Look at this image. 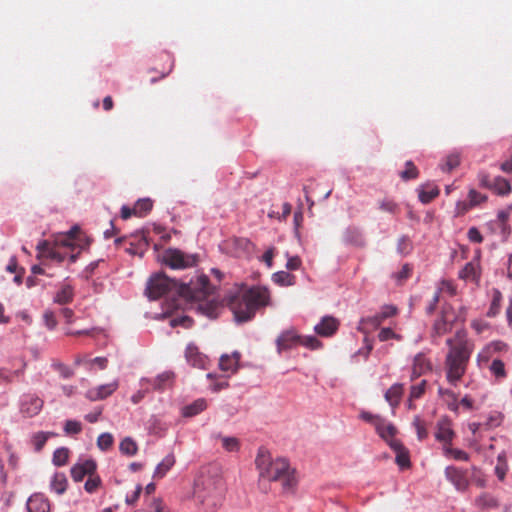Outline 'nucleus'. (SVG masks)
Segmentation results:
<instances>
[{
    "instance_id": "obj_37",
    "label": "nucleus",
    "mask_w": 512,
    "mask_h": 512,
    "mask_svg": "<svg viewBox=\"0 0 512 512\" xmlns=\"http://www.w3.org/2000/svg\"><path fill=\"white\" fill-rule=\"evenodd\" d=\"M439 188L437 186L427 185L419 192V200L423 204H428L439 195Z\"/></svg>"
},
{
    "instance_id": "obj_56",
    "label": "nucleus",
    "mask_w": 512,
    "mask_h": 512,
    "mask_svg": "<svg viewBox=\"0 0 512 512\" xmlns=\"http://www.w3.org/2000/svg\"><path fill=\"white\" fill-rule=\"evenodd\" d=\"M300 345L313 350L321 347V342L315 336H301Z\"/></svg>"
},
{
    "instance_id": "obj_29",
    "label": "nucleus",
    "mask_w": 512,
    "mask_h": 512,
    "mask_svg": "<svg viewBox=\"0 0 512 512\" xmlns=\"http://www.w3.org/2000/svg\"><path fill=\"white\" fill-rule=\"evenodd\" d=\"M207 408V402L203 398L195 400L193 403L186 405L182 409V415L184 417H193L198 415Z\"/></svg>"
},
{
    "instance_id": "obj_16",
    "label": "nucleus",
    "mask_w": 512,
    "mask_h": 512,
    "mask_svg": "<svg viewBox=\"0 0 512 512\" xmlns=\"http://www.w3.org/2000/svg\"><path fill=\"white\" fill-rule=\"evenodd\" d=\"M301 336L293 329L282 332L277 338V350L281 353L283 350L292 349L300 345Z\"/></svg>"
},
{
    "instance_id": "obj_14",
    "label": "nucleus",
    "mask_w": 512,
    "mask_h": 512,
    "mask_svg": "<svg viewBox=\"0 0 512 512\" xmlns=\"http://www.w3.org/2000/svg\"><path fill=\"white\" fill-rule=\"evenodd\" d=\"M96 469V462L92 459H86L74 464L71 467V477L75 482H80L84 479V477H89L91 474H94Z\"/></svg>"
},
{
    "instance_id": "obj_32",
    "label": "nucleus",
    "mask_w": 512,
    "mask_h": 512,
    "mask_svg": "<svg viewBox=\"0 0 512 512\" xmlns=\"http://www.w3.org/2000/svg\"><path fill=\"white\" fill-rule=\"evenodd\" d=\"M67 485L68 481L64 473H55L50 483L51 490L59 495L66 491Z\"/></svg>"
},
{
    "instance_id": "obj_11",
    "label": "nucleus",
    "mask_w": 512,
    "mask_h": 512,
    "mask_svg": "<svg viewBox=\"0 0 512 512\" xmlns=\"http://www.w3.org/2000/svg\"><path fill=\"white\" fill-rule=\"evenodd\" d=\"M445 476L458 491H465L469 487L468 470L455 466H448L445 469Z\"/></svg>"
},
{
    "instance_id": "obj_55",
    "label": "nucleus",
    "mask_w": 512,
    "mask_h": 512,
    "mask_svg": "<svg viewBox=\"0 0 512 512\" xmlns=\"http://www.w3.org/2000/svg\"><path fill=\"white\" fill-rule=\"evenodd\" d=\"M64 431L67 434H79L82 431V425L76 420H67L64 425Z\"/></svg>"
},
{
    "instance_id": "obj_63",
    "label": "nucleus",
    "mask_w": 512,
    "mask_h": 512,
    "mask_svg": "<svg viewBox=\"0 0 512 512\" xmlns=\"http://www.w3.org/2000/svg\"><path fill=\"white\" fill-rule=\"evenodd\" d=\"M397 313V308L392 305H385L381 308L379 312L380 318L384 321L387 318L394 316Z\"/></svg>"
},
{
    "instance_id": "obj_4",
    "label": "nucleus",
    "mask_w": 512,
    "mask_h": 512,
    "mask_svg": "<svg viewBox=\"0 0 512 512\" xmlns=\"http://www.w3.org/2000/svg\"><path fill=\"white\" fill-rule=\"evenodd\" d=\"M225 485L223 479L211 474L209 471H201L194 483V497L208 511H216L223 503Z\"/></svg>"
},
{
    "instance_id": "obj_24",
    "label": "nucleus",
    "mask_w": 512,
    "mask_h": 512,
    "mask_svg": "<svg viewBox=\"0 0 512 512\" xmlns=\"http://www.w3.org/2000/svg\"><path fill=\"white\" fill-rule=\"evenodd\" d=\"M343 239L346 243L362 247L365 245V239L361 230L357 227H348L343 233Z\"/></svg>"
},
{
    "instance_id": "obj_9",
    "label": "nucleus",
    "mask_w": 512,
    "mask_h": 512,
    "mask_svg": "<svg viewBox=\"0 0 512 512\" xmlns=\"http://www.w3.org/2000/svg\"><path fill=\"white\" fill-rule=\"evenodd\" d=\"M457 320V314L454 308L449 305H443L440 316L435 320L432 328V336L440 337L449 333Z\"/></svg>"
},
{
    "instance_id": "obj_26",
    "label": "nucleus",
    "mask_w": 512,
    "mask_h": 512,
    "mask_svg": "<svg viewBox=\"0 0 512 512\" xmlns=\"http://www.w3.org/2000/svg\"><path fill=\"white\" fill-rule=\"evenodd\" d=\"M404 392V387L402 384L396 383L392 385L385 393V400L390 404L392 408H395L399 405L402 395Z\"/></svg>"
},
{
    "instance_id": "obj_33",
    "label": "nucleus",
    "mask_w": 512,
    "mask_h": 512,
    "mask_svg": "<svg viewBox=\"0 0 512 512\" xmlns=\"http://www.w3.org/2000/svg\"><path fill=\"white\" fill-rule=\"evenodd\" d=\"M152 208L153 201L150 198L139 199L133 207L134 216L144 217L152 210Z\"/></svg>"
},
{
    "instance_id": "obj_19",
    "label": "nucleus",
    "mask_w": 512,
    "mask_h": 512,
    "mask_svg": "<svg viewBox=\"0 0 512 512\" xmlns=\"http://www.w3.org/2000/svg\"><path fill=\"white\" fill-rule=\"evenodd\" d=\"M118 388V382L114 381L108 384L100 385L87 391V398L91 401L102 400L113 394Z\"/></svg>"
},
{
    "instance_id": "obj_6",
    "label": "nucleus",
    "mask_w": 512,
    "mask_h": 512,
    "mask_svg": "<svg viewBox=\"0 0 512 512\" xmlns=\"http://www.w3.org/2000/svg\"><path fill=\"white\" fill-rule=\"evenodd\" d=\"M74 241V231L71 230L68 234L57 238L53 246L47 241H40L37 244V249L42 255L57 262H63L69 259V261L73 263L76 261L78 255V253H74Z\"/></svg>"
},
{
    "instance_id": "obj_13",
    "label": "nucleus",
    "mask_w": 512,
    "mask_h": 512,
    "mask_svg": "<svg viewBox=\"0 0 512 512\" xmlns=\"http://www.w3.org/2000/svg\"><path fill=\"white\" fill-rule=\"evenodd\" d=\"M454 436L451 421L447 417L439 419L436 425L435 438L443 444V448L445 445L452 444Z\"/></svg>"
},
{
    "instance_id": "obj_3",
    "label": "nucleus",
    "mask_w": 512,
    "mask_h": 512,
    "mask_svg": "<svg viewBox=\"0 0 512 512\" xmlns=\"http://www.w3.org/2000/svg\"><path fill=\"white\" fill-rule=\"evenodd\" d=\"M446 344L449 347L445 359L446 377L449 383L456 384L466 372L474 344L463 330L448 338Z\"/></svg>"
},
{
    "instance_id": "obj_62",
    "label": "nucleus",
    "mask_w": 512,
    "mask_h": 512,
    "mask_svg": "<svg viewBox=\"0 0 512 512\" xmlns=\"http://www.w3.org/2000/svg\"><path fill=\"white\" fill-rule=\"evenodd\" d=\"M471 208H472V205H471V203L469 201H459V202H457L456 207H455V215L456 216H463Z\"/></svg>"
},
{
    "instance_id": "obj_23",
    "label": "nucleus",
    "mask_w": 512,
    "mask_h": 512,
    "mask_svg": "<svg viewBox=\"0 0 512 512\" xmlns=\"http://www.w3.org/2000/svg\"><path fill=\"white\" fill-rule=\"evenodd\" d=\"M390 447L396 452V463L401 468H407L410 466V458L408 451L404 448L398 440H391Z\"/></svg>"
},
{
    "instance_id": "obj_5",
    "label": "nucleus",
    "mask_w": 512,
    "mask_h": 512,
    "mask_svg": "<svg viewBox=\"0 0 512 512\" xmlns=\"http://www.w3.org/2000/svg\"><path fill=\"white\" fill-rule=\"evenodd\" d=\"M212 293V286L206 275H198L195 280L191 279L189 283H182L178 287V297L172 299L171 310H177L181 307L182 300L203 301Z\"/></svg>"
},
{
    "instance_id": "obj_45",
    "label": "nucleus",
    "mask_w": 512,
    "mask_h": 512,
    "mask_svg": "<svg viewBox=\"0 0 512 512\" xmlns=\"http://www.w3.org/2000/svg\"><path fill=\"white\" fill-rule=\"evenodd\" d=\"M470 325L478 335L485 334L491 330V324L484 319H474Z\"/></svg>"
},
{
    "instance_id": "obj_34",
    "label": "nucleus",
    "mask_w": 512,
    "mask_h": 512,
    "mask_svg": "<svg viewBox=\"0 0 512 512\" xmlns=\"http://www.w3.org/2000/svg\"><path fill=\"white\" fill-rule=\"evenodd\" d=\"M475 504L481 509H491L499 506L498 500L489 493L479 495L475 499Z\"/></svg>"
},
{
    "instance_id": "obj_27",
    "label": "nucleus",
    "mask_w": 512,
    "mask_h": 512,
    "mask_svg": "<svg viewBox=\"0 0 512 512\" xmlns=\"http://www.w3.org/2000/svg\"><path fill=\"white\" fill-rule=\"evenodd\" d=\"M375 429L379 436L389 445L391 440H396L394 438L397 432L396 427L392 423L387 422L385 419H382L380 425L376 426Z\"/></svg>"
},
{
    "instance_id": "obj_42",
    "label": "nucleus",
    "mask_w": 512,
    "mask_h": 512,
    "mask_svg": "<svg viewBox=\"0 0 512 512\" xmlns=\"http://www.w3.org/2000/svg\"><path fill=\"white\" fill-rule=\"evenodd\" d=\"M444 455L446 457L453 458L454 460L459 461H468L469 460V454L463 450L452 448L451 445H445L443 449Z\"/></svg>"
},
{
    "instance_id": "obj_48",
    "label": "nucleus",
    "mask_w": 512,
    "mask_h": 512,
    "mask_svg": "<svg viewBox=\"0 0 512 512\" xmlns=\"http://www.w3.org/2000/svg\"><path fill=\"white\" fill-rule=\"evenodd\" d=\"M114 439L110 433H102L97 439V446L102 451L109 450L113 445Z\"/></svg>"
},
{
    "instance_id": "obj_28",
    "label": "nucleus",
    "mask_w": 512,
    "mask_h": 512,
    "mask_svg": "<svg viewBox=\"0 0 512 512\" xmlns=\"http://www.w3.org/2000/svg\"><path fill=\"white\" fill-rule=\"evenodd\" d=\"M175 456L174 454L170 453L166 455L162 461L157 465L155 472H154V478H163L167 472L174 466L175 464Z\"/></svg>"
},
{
    "instance_id": "obj_49",
    "label": "nucleus",
    "mask_w": 512,
    "mask_h": 512,
    "mask_svg": "<svg viewBox=\"0 0 512 512\" xmlns=\"http://www.w3.org/2000/svg\"><path fill=\"white\" fill-rule=\"evenodd\" d=\"M413 426L416 429L417 437L419 440H424L427 438L428 431L426 428V424L419 416L414 417Z\"/></svg>"
},
{
    "instance_id": "obj_39",
    "label": "nucleus",
    "mask_w": 512,
    "mask_h": 512,
    "mask_svg": "<svg viewBox=\"0 0 512 512\" xmlns=\"http://www.w3.org/2000/svg\"><path fill=\"white\" fill-rule=\"evenodd\" d=\"M119 450L122 454H125L127 456H133L137 453L138 446L132 438L126 437L121 441L119 445Z\"/></svg>"
},
{
    "instance_id": "obj_7",
    "label": "nucleus",
    "mask_w": 512,
    "mask_h": 512,
    "mask_svg": "<svg viewBox=\"0 0 512 512\" xmlns=\"http://www.w3.org/2000/svg\"><path fill=\"white\" fill-rule=\"evenodd\" d=\"M180 282L170 279L165 274H157L150 278L146 293L151 300H156L164 295L171 294V299H166L167 311L172 312V299L178 297Z\"/></svg>"
},
{
    "instance_id": "obj_36",
    "label": "nucleus",
    "mask_w": 512,
    "mask_h": 512,
    "mask_svg": "<svg viewBox=\"0 0 512 512\" xmlns=\"http://www.w3.org/2000/svg\"><path fill=\"white\" fill-rule=\"evenodd\" d=\"M378 207L382 212L390 215H398L400 213V206L391 198H383L378 202Z\"/></svg>"
},
{
    "instance_id": "obj_50",
    "label": "nucleus",
    "mask_w": 512,
    "mask_h": 512,
    "mask_svg": "<svg viewBox=\"0 0 512 512\" xmlns=\"http://www.w3.org/2000/svg\"><path fill=\"white\" fill-rule=\"evenodd\" d=\"M404 180L415 179L418 177V169L412 161H407L405 164V170L400 174Z\"/></svg>"
},
{
    "instance_id": "obj_53",
    "label": "nucleus",
    "mask_w": 512,
    "mask_h": 512,
    "mask_svg": "<svg viewBox=\"0 0 512 512\" xmlns=\"http://www.w3.org/2000/svg\"><path fill=\"white\" fill-rule=\"evenodd\" d=\"M412 250V243L408 236H401L398 239L397 251L400 254H408Z\"/></svg>"
},
{
    "instance_id": "obj_43",
    "label": "nucleus",
    "mask_w": 512,
    "mask_h": 512,
    "mask_svg": "<svg viewBox=\"0 0 512 512\" xmlns=\"http://www.w3.org/2000/svg\"><path fill=\"white\" fill-rule=\"evenodd\" d=\"M445 394L449 395V396H450V397H452V398H453V400H454V402H453V403L449 404V408H450L451 410H453V411H457V410H458L459 405L464 406L467 410H471V409L473 408V400H472L469 396H467V395H466V396H464V397L461 399L460 403L458 404V403L456 402V400H457V399H456V396H455V394H454L453 392H451V391H446V392H445Z\"/></svg>"
},
{
    "instance_id": "obj_40",
    "label": "nucleus",
    "mask_w": 512,
    "mask_h": 512,
    "mask_svg": "<svg viewBox=\"0 0 512 512\" xmlns=\"http://www.w3.org/2000/svg\"><path fill=\"white\" fill-rule=\"evenodd\" d=\"M488 368L491 374L497 379H504L507 376L505 364L500 359H494Z\"/></svg>"
},
{
    "instance_id": "obj_31",
    "label": "nucleus",
    "mask_w": 512,
    "mask_h": 512,
    "mask_svg": "<svg viewBox=\"0 0 512 512\" xmlns=\"http://www.w3.org/2000/svg\"><path fill=\"white\" fill-rule=\"evenodd\" d=\"M502 300V293L498 289H493L491 304L487 311L488 317L494 318L500 313Z\"/></svg>"
},
{
    "instance_id": "obj_38",
    "label": "nucleus",
    "mask_w": 512,
    "mask_h": 512,
    "mask_svg": "<svg viewBox=\"0 0 512 512\" xmlns=\"http://www.w3.org/2000/svg\"><path fill=\"white\" fill-rule=\"evenodd\" d=\"M272 280L281 286H292L295 284V276L286 271H278L274 273Z\"/></svg>"
},
{
    "instance_id": "obj_57",
    "label": "nucleus",
    "mask_w": 512,
    "mask_h": 512,
    "mask_svg": "<svg viewBox=\"0 0 512 512\" xmlns=\"http://www.w3.org/2000/svg\"><path fill=\"white\" fill-rule=\"evenodd\" d=\"M378 338L380 341L384 342L389 339L401 340L402 337L396 334L391 328H382L378 334Z\"/></svg>"
},
{
    "instance_id": "obj_22",
    "label": "nucleus",
    "mask_w": 512,
    "mask_h": 512,
    "mask_svg": "<svg viewBox=\"0 0 512 512\" xmlns=\"http://www.w3.org/2000/svg\"><path fill=\"white\" fill-rule=\"evenodd\" d=\"M382 322L383 320L380 318L379 313H376L375 315L362 318L359 321L357 329L363 334L367 335L371 331L377 329Z\"/></svg>"
},
{
    "instance_id": "obj_21",
    "label": "nucleus",
    "mask_w": 512,
    "mask_h": 512,
    "mask_svg": "<svg viewBox=\"0 0 512 512\" xmlns=\"http://www.w3.org/2000/svg\"><path fill=\"white\" fill-rule=\"evenodd\" d=\"M508 345L502 340H495L488 343L478 354L479 360L488 361V359L495 353L506 352Z\"/></svg>"
},
{
    "instance_id": "obj_60",
    "label": "nucleus",
    "mask_w": 512,
    "mask_h": 512,
    "mask_svg": "<svg viewBox=\"0 0 512 512\" xmlns=\"http://www.w3.org/2000/svg\"><path fill=\"white\" fill-rule=\"evenodd\" d=\"M436 292H439V294L441 292H445V293H448L449 295L453 296L456 293V287L454 286V284L451 281H449V280H442L440 282V285H439L438 290Z\"/></svg>"
},
{
    "instance_id": "obj_58",
    "label": "nucleus",
    "mask_w": 512,
    "mask_h": 512,
    "mask_svg": "<svg viewBox=\"0 0 512 512\" xmlns=\"http://www.w3.org/2000/svg\"><path fill=\"white\" fill-rule=\"evenodd\" d=\"M469 202L471 203L472 207L479 205L486 201L487 197L485 195H482L481 193L477 192L474 189H471L468 193Z\"/></svg>"
},
{
    "instance_id": "obj_20",
    "label": "nucleus",
    "mask_w": 512,
    "mask_h": 512,
    "mask_svg": "<svg viewBox=\"0 0 512 512\" xmlns=\"http://www.w3.org/2000/svg\"><path fill=\"white\" fill-rule=\"evenodd\" d=\"M185 357L187 362L196 368H205L206 363H208V359L205 355L200 353L197 346L194 344H189L185 351Z\"/></svg>"
},
{
    "instance_id": "obj_46",
    "label": "nucleus",
    "mask_w": 512,
    "mask_h": 512,
    "mask_svg": "<svg viewBox=\"0 0 512 512\" xmlns=\"http://www.w3.org/2000/svg\"><path fill=\"white\" fill-rule=\"evenodd\" d=\"M459 164H460V157H459V155L456 154V153H452V154L448 155L446 157L444 163L441 164V169L444 172H450L453 169H455L456 167H458Z\"/></svg>"
},
{
    "instance_id": "obj_52",
    "label": "nucleus",
    "mask_w": 512,
    "mask_h": 512,
    "mask_svg": "<svg viewBox=\"0 0 512 512\" xmlns=\"http://www.w3.org/2000/svg\"><path fill=\"white\" fill-rule=\"evenodd\" d=\"M470 478L478 487L483 488L486 486V479L484 474L475 466L472 467V473L471 476H469V479Z\"/></svg>"
},
{
    "instance_id": "obj_64",
    "label": "nucleus",
    "mask_w": 512,
    "mask_h": 512,
    "mask_svg": "<svg viewBox=\"0 0 512 512\" xmlns=\"http://www.w3.org/2000/svg\"><path fill=\"white\" fill-rule=\"evenodd\" d=\"M468 239L473 243H481L483 241V236L480 231L476 227H471L468 230Z\"/></svg>"
},
{
    "instance_id": "obj_17",
    "label": "nucleus",
    "mask_w": 512,
    "mask_h": 512,
    "mask_svg": "<svg viewBox=\"0 0 512 512\" xmlns=\"http://www.w3.org/2000/svg\"><path fill=\"white\" fill-rule=\"evenodd\" d=\"M339 325L340 323L335 317L325 316L315 326V332L322 337H330L336 333Z\"/></svg>"
},
{
    "instance_id": "obj_25",
    "label": "nucleus",
    "mask_w": 512,
    "mask_h": 512,
    "mask_svg": "<svg viewBox=\"0 0 512 512\" xmlns=\"http://www.w3.org/2000/svg\"><path fill=\"white\" fill-rule=\"evenodd\" d=\"M459 277L464 280L478 282L480 279V268L477 262H468L459 272Z\"/></svg>"
},
{
    "instance_id": "obj_51",
    "label": "nucleus",
    "mask_w": 512,
    "mask_h": 512,
    "mask_svg": "<svg viewBox=\"0 0 512 512\" xmlns=\"http://www.w3.org/2000/svg\"><path fill=\"white\" fill-rule=\"evenodd\" d=\"M51 433L38 432L32 436V443L36 451L42 450Z\"/></svg>"
},
{
    "instance_id": "obj_15",
    "label": "nucleus",
    "mask_w": 512,
    "mask_h": 512,
    "mask_svg": "<svg viewBox=\"0 0 512 512\" xmlns=\"http://www.w3.org/2000/svg\"><path fill=\"white\" fill-rule=\"evenodd\" d=\"M432 371V363L427 355L420 352L415 355L412 363V370L410 379L413 381L422 375Z\"/></svg>"
},
{
    "instance_id": "obj_35",
    "label": "nucleus",
    "mask_w": 512,
    "mask_h": 512,
    "mask_svg": "<svg viewBox=\"0 0 512 512\" xmlns=\"http://www.w3.org/2000/svg\"><path fill=\"white\" fill-rule=\"evenodd\" d=\"M74 297L73 288L66 284L55 295L54 301L58 304L64 305L72 302Z\"/></svg>"
},
{
    "instance_id": "obj_1",
    "label": "nucleus",
    "mask_w": 512,
    "mask_h": 512,
    "mask_svg": "<svg viewBox=\"0 0 512 512\" xmlns=\"http://www.w3.org/2000/svg\"><path fill=\"white\" fill-rule=\"evenodd\" d=\"M255 465L259 471L260 486L267 481L280 482L285 492H290L295 488L297 484L295 471L290 468L286 459L277 458L273 460L268 450L260 448L255 459Z\"/></svg>"
},
{
    "instance_id": "obj_61",
    "label": "nucleus",
    "mask_w": 512,
    "mask_h": 512,
    "mask_svg": "<svg viewBox=\"0 0 512 512\" xmlns=\"http://www.w3.org/2000/svg\"><path fill=\"white\" fill-rule=\"evenodd\" d=\"M495 473L500 481L505 479L507 473V465L505 462H502V457H498V464L495 467Z\"/></svg>"
},
{
    "instance_id": "obj_59",
    "label": "nucleus",
    "mask_w": 512,
    "mask_h": 512,
    "mask_svg": "<svg viewBox=\"0 0 512 512\" xmlns=\"http://www.w3.org/2000/svg\"><path fill=\"white\" fill-rule=\"evenodd\" d=\"M360 418L370 424H372L374 427L379 426L381 423L382 417L378 415H373L370 412L363 411L360 413Z\"/></svg>"
},
{
    "instance_id": "obj_8",
    "label": "nucleus",
    "mask_w": 512,
    "mask_h": 512,
    "mask_svg": "<svg viewBox=\"0 0 512 512\" xmlns=\"http://www.w3.org/2000/svg\"><path fill=\"white\" fill-rule=\"evenodd\" d=\"M162 261L172 269H186L198 262L196 254H187L176 248H168L163 252Z\"/></svg>"
},
{
    "instance_id": "obj_18",
    "label": "nucleus",
    "mask_w": 512,
    "mask_h": 512,
    "mask_svg": "<svg viewBox=\"0 0 512 512\" xmlns=\"http://www.w3.org/2000/svg\"><path fill=\"white\" fill-rule=\"evenodd\" d=\"M28 512H50V501L42 493H34L27 500Z\"/></svg>"
},
{
    "instance_id": "obj_2",
    "label": "nucleus",
    "mask_w": 512,
    "mask_h": 512,
    "mask_svg": "<svg viewBox=\"0 0 512 512\" xmlns=\"http://www.w3.org/2000/svg\"><path fill=\"white\" fill-rule=\"evenodd\" d=\"M269 302V292L263 287L241 289L227 296V305L237 323L248 322L254 318L256 311Z\"/></svg>"
},
{
    "instance_id": "obj_54",
    "label": "nucleus",
    "mask_w": 512,
    "mask_h": 512,
    "mask_svg": "<svg viewBox=\"0 0 512 512\" xmlns=\"http://www.w3.org/2000/svg\"><path fill=\"white\" fill-rule=\"evenodd\" d=\"M222 447L229 452L237 451L239 449V441L235 437H222Z\"/></svg>"
},
{
    "instance_id": "obj_12",
    "label": "nucleus",
    "mask_w": 512,
    "mask_h": 512,
    "mask_svg": "<svg viewBox=\"0 0 512 512\" xmlns=\"http://www.w3.org/2000/svg\"><path fill=\"white\" fill-rule=\"evenodd\" d=\"M43 400L36 395H25L21 401L20 412L23 416L31 418L40 413Z\"/></svg>"
},
{
    "instance_id": "obj_30",
    "label": "nucleus",
    "mask_w": 512,
    "mask_h": 512,
    "mask_svg": "<svg viewBox=\"0 0 512 512\" xmlns=\"http://www.w3.org/2000/svg\"><path fill=\"white\" fill-rule=\"evenodd\" d=\"M238 361V353H234L232 356L222 355L219 360V367L222 371L235 372L237 370Z\"/></svg>"
},
{
    "instance_id": "obj_41",
    "label": "nucleus",
    "mask_w": 512,
    "mask_h": 512,
    "mask_svg": "<svg viewBox=\"0 0 512 512\" xmlns=\"http://www.w3.org/2000/svg\"><path fill=\"white\" fill-rule=\"evenodd\" d=\"M69 454L70 451L66 447L56 449L53 453V464L57 467L64 466L68 462Z\"/></svg>"
},
{
    "instance_id": "obj_44",
    "label": "nucleus",
    "mask_w": 512,
    "mask_h": 512,
    "mask_svg": "<svg viewBox=\"0 0 512 512\" xmlns=\"http://www.w3.org/2000/svg\"><path fill=\"white\" fill-rule=\"evenodd\" d=\"M426 385V380H421L418 384L412 385L410 387L409 401L413 402L414 400L421 398L425 393Z\"/></svg>"
},
{
    "instance_id": "obj_47",
    "label": "nucleus",
    "mask_w": 512,
    "mask_h": 512,
    "mask_svg": "<svg viewBox=\"0 0 512 512\" xmlns=\"http://www.w3.org/2000/svg\"><path fill=\"white\" fill-rule=\"evenodd\" d=\"M101 484V478L95 472L94 474H91L88 477L87 481L85 482L84 488L86 492L92 494L97 491Z\"/></svg>"
},
{
    "instance_id": "obj_10",
    "label": "nucleus",
    "mask_w": 512,
    "mask_h": 512,
    "mask_svg": "<svg viewBox=\"0 0 512 512\" xmlns=\"http://www.w3.org/2000/svg\"><path fill=\"white\" fill-rule=\"evenodd\" d=\"M480 183L482 186L493 190L496 194L501 196L508 195L511 192L509 181L500 176L491 178L487 174H481Z\"/></svg>"
}]
</instances>
